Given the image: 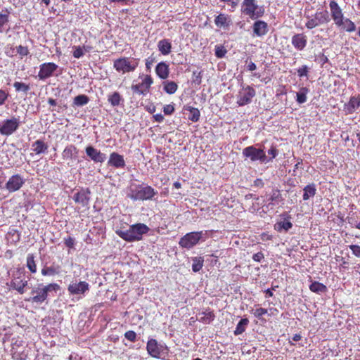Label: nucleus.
<instances>
[{
    "label": "nucleus",
    "mask_w": 360,
    "mask_h": 360,
    "mask_svg": "<svg viewBox=\"0 0 360 360\" xmlns=\"http://www.w3.org/2000/svg\"><path fill=\"white\" fill-rule=\"evenodd\" d=\"M201 72H196L194 71L193 72V77H192V82L195 84H200L201 82Z\"/></svg>",
    "instance_id": "50"
},
{
    "label": "nucleus",
    "mask_w": 360,
    "mask_h": 360,
    "mask_svg": "<svg viewBox=\"0 0 360 360\" xmlns=\"http://www.w3.org/2000/svg\"><path fill=\"white\" fill-rule=\"evenodd\" d=\"M85 152L94 162L102 163L105 160V155L91 146H87L85 149Z\"/></svg>",
    "instance_id": "17"
},
{
    "label": "nucleus",
    "mask_w": 360,
    "mask_h": 360,
    "mask_svg": "<svg viewBox=\"0 0 360 360\" xmlns=\"http://www.w3.org/2000/svg\"><path fill=\"white\" fill-rule=\"evenodd\" d=\"M303 200H307L311 197H314L316 193V188L314 184L307 185L304 189Z\"/></svg>",
    "instance_id": "29"
},
{
    "label": "nucleus",
    "mask_w": 360,
    "mask_h": 360,
    "mask_svg": "<svg viewBox=\"0 0 360 360\" xmlns=\"http://www.w3.org/2000/svg\"><path fill=\"white\" fill-rule=\"evenodd\" d=\"M184 109L189 112V115L188 116L189 120L194 122L199 120L200 112L198 108L191 106H185Z\"/></svg>",
    "instance_id": "28"
},
{
    "label": "nucleus",
    "mask_w": 360,
    "mask_h": 360,
    "mask_svg": "<svg viewBox=\"0 0 360 360\" xmlns=\"http://www.w3.org/2000/svg\"><path fill=\"white\" fill-rule=\"evenodd\" d=\"M137 66V62L127 57L116 59L113 63L114 68L117 72H122V73L133 72L136 70Z\"/></svg>",
    "instance_id": "5"
},
{
    "label": "nucleus",
    "mask_w": 360,
    "mask_h": 360,
    "mask_svg": "<svg viewBox=\"0 0 360 360\" xmlns=\"http://www.w3.org/2000/svg\"><path fill=\"white\" fill-rule=\"evenodd\" d=\"M20 119L12 117L0 122V134L8 136L13 134L20 127Z\"/></svg>",
    "instance_id": "6"
},
{
    "label": "nucleus",
    "mask_w": 360,
    "mask_h": 360,
    "mask_svg": "<svg viewBox=\"0 0 360 360\" xmlns=\"http://www.w3.org/2000/svg\"><path fill=\"white\" fill-rule=\"evenodd\" d=\"M203 262L204 259L200 257H195L193 258L192 270L194 272H198L202 269L203 266Z\"/></svg>",
    "instance_id": "35"
},
{
    "label": "nucleus",
    "mask_w": 360,
    "mask_h": 360,
    "mask_svg": "<svg viewBox=\"0 0 360 360\" xmlns=\"http://www.w3.org/2000/svg\"><path fill=\"white\" fill-rule=\"evenodd\" d=\"M309 290L316 293L326 292L327 291V287L320 282L314 281L310 284Z\"/></svg>",
    "instance_id": "31"
},
{
    "label": "nucleus",
    "mask_w": 360,
    "mask_h": 360,
    "mask_svg": "<svg viewBox=\"0 0 360 360\" xmlns=\"http://www.w3.org/2000/svg\"><path fill=\"white\" fill-rule=\"evenodd\" d=\"M89 98L86 95H79L74 98L73 104L77 106H82L88 103Z\"/></svg>",
    "instance_id": "38"
},
{
    "label": "nucleus",
    "mask_w": 360,
    "mask_h": 360,
    "mask_svg": "<svg viewBox=\"0 0 360 360\" xmlns=\"http://www.w3.org/2000/svg\"><path fill=\"white\" fill-rule=\"evenodd\" d=\"M157 191L150 186L138 185L135 188H131L128 197L133 200H147L152 199Z\"/></svg>",
    "instance_id": "3"
},
{
    "label": "nucleus",
    "mask_w": 360,
    "mask_h": 360,
    "mask_svg": "<svg viewBox=\"0 0 360 360\" xmlns=\"http://www.w3.org/2000/svg\"><path fill=\"white\" fill-rule=\"evenodd\" d=\"M264 6H259L255 3V0H249V18L257 20L264 14Z\"/></svg>",
    "instance_id": "15"
},
{
    "label": "nucleus",
    "mask_w": 360,
    "mask_h": 360,
    "mask_svg": "<svg viewBox=\"0 0 360 360\" xmlns=\"http://www.w3.org/2000/svg\"><path fill=\"white\" fill-rule=\"evenodd\" d=\"M8 94L6 91H0V105L7 99Z\"/></svg>",
    "instance_id": "60"
},
{
    "label": "nucleus",
    "mask_w": 360,
    "mask_h": 360,
    "mask_svg": "<svg viewBox=\"0 0 360 360\" xmlns=\"http://www.w3.org/2000/svg\"><path fill=\"white\" fill-rule=\"evenodd\" d=\"M202 236V231L190 232L181 238L179 244L181 248L190 249L198 243Z\"/></svg>",
    "instance_id": "7"
},
{
    "label": "nucleus",
    "mask_w": 360,
    "mask_h": 360,
    "mask_svg": "<svg viewBox=\"0 0 360 360\" xmlns=\"http://www.w3.org/2000/svg\"><path fill=\"white\" fill-rule=\"evenodd\" d=\"M124 337L128 340L134 342L136 340V333L134 330H128L124 333Z\"/></svg>",
    "instance_id": "46"
},
{
    "label": "nucleus",
    "mask_w": 360,
    "mask_h": 360,
    "mask_svg": "<svg viewBox=\"0 0 360 360\" xmlns=\"http://www.w3.org/2000/svg\"><path fill=\"white\" fill-rule=\"evenodd\" d=\"M17 53L20 56V58H22L25 56H27L29 53V49L27 46H23L22 45H19L16 47Z\"/></svg>",
    "instance_id": "43"
},
{
    "label": "nucleus",
    "mask_w": 360,
    "mask_h": 360,
    "mask_svg": "<svg viewBox=\"0 0 360 360\" xmlns=\"http://www.w3.org/2000/svg\"><path fill=\"white\" fill-rule=\"evenodd\" d=\"M108 100L110 103V104L114 107L118 106L119 105H120L121 101L123 102L124 101L121 96L120 95V94L117 91H115L112 94L108 96Z\"/></svg>",
    "instance_id": "34"
},
{
    "label": "nucleus",
    "mask_w": 360,
    "mask_h": 360,
    "mask_svg": "<svg viewBox=\"0 0 360 360\" xmlns=\"http://www.w3.org/2000/svg\"><path fill=\"white\" fill-rule=\"evenodd\" d=\"M297 101L299 103H303L307 101V96L305 91H297Z\"/></svg>",
    "instance_id": "49"
},
{
    "label": "nucleus",
    "mask_w": 360,
    "mask_h": 360,
    "mask_svg": "<svg viewBox=\"0 0 360 360\" xmlns=\"http://www.w3.org/2000/svg\"><path fill=\"white\" fill-rule=\"evenodd\" d=\"M228 5L231 6L232 8H234L238 5V0H220Z\"/></svg>",
    "instance_id": "59"
},
{
    "label": "nucleus",
    "mask_w": 360,
    "mask_h": 360,
    "mask_svg": "<svg viewBox=\"0 0 360 360\" xmlns=\"http://www.w3.org/2000/svg\"><path fill=\"white\" fill-rule=\"evenodd\" d=\"M292 44L299 51L304 49L307 45V37L303 34H297L292 37Z\"/></svg>",
    "instance_id": "21"
},
{
    "label": "nucleus",
    "mask_w": 360,
    "mask_h": 360,
    "mask_svg": "<svg viewBox=\"0 0 360 360\" xmlns=\"http://www.w3.org/2000/svg\"><path fill=\"white\" fill-rule=\"evenodd\" d=\"M347 18L342 16V18H338V20H333L335 24L341 29L342 28L344 25V22Z\"/></svg>",
    "instance_id": "56"
},
{
    "label": "nucleus",
    "mask_w": 360,
    "mask_h": 360,
    "mask_svg": "<svg viewBox=\"0 0 360 360\" xmlns=\"http://www.w3.org/2000/svg\"><path fill=\"white\" fill-rule=\"evenodd\" d=\"M249 158L253 161L259 160L262 163L269 162L265 152L260 148H256L253 146H249Z\"/></svg>",
    "instance_id": "16"
},
{
    "label": "nucleus",
    "mask_w": 360,
    "mask_h": 360,
    "mask_svg": "<svg viewBox=\"0 0 360 360\" xmlns=\"http://www.w3.org/2000/svg\"><path fill=\"white\" fill-rule=\"evenodd\" d=\"M248 103V96L245 94L243 96V98L241 99V101H238V103L239 105H243Z\"/></svg>",
    "instance_id": "63"
},
{
    "label": "nucleus",
    "mask_w": 360,
    "mask_h": 360,
    "mask_svg": "<svg viewBox=\"0 0 360 360\" xmlns=\"http://www.w3.org/2000/svg\"><path fill=\"white\" fill-rule=\"evenodd\" d=\"M214 319L215 314L214 311L209 307L205 309L202 312L198 313V320L204 324L211 323Z\"/></svg>",
    "instance_id": "19"
},
{
    "label": "nucleus",
    "mask_w": 360,
    "mask_h": 360,
    "mask_svg": "<svg viewBox=\"0 0 360 360\" xmlns=\"http://www.w3.org/2000/svg\"><path fill=\"white\" fill-rule=\"evenodd\" d=\"M177 87L176 82L167 81L165 82L164 90H176Z\"/></svg>",
    "instance_id": "47"
},
{
    "label": "nucleus",
    "mask_w": 360,
    "mask_h": 360,
    "mask_svg": "<svg viewBox=\"0 0 360 360\" xmlns=\"http://www.w3.org/2000/svg\"><path fill=\"white\" fill-rule=\"evenodd\" d=\"M360 106V95L352 96L345 105V109L349 114L353 113Z\"/></svg>",
    "instance_id": "22"
},
{
    "label": "nucleus",
    "mask_w": 360,
    "mask_h": 360,
    "mask_svg": "<svg viewBox=\"0 0 360 360\" xmlns=\"http://www.w3.org/2000/svg\"><path fill=\"white\" fill-rule=\"evenodd\" d=\"M268 153L271 155V158H268V160L270 161L276 157L278 155V150L276 147L271 146V148L268 150Z\"/></svg>",
    "instance_id": "53"
},
{
    "label": "nucleus",
    "mask_w": 360,
    "mask_h": 360,
    "mask_svg": "<svg viewBox=\"0 0 360 360\" xmlns=\"http://www.w3.org/2000/svg\"><path fill=\"white\" fill-rule=\"evenodd\" d=\"M153 83V79L149 75H146L141 79L139 86L142 89H148Z\"/></svg>",
    "instance_id": "40"
},
{
    "label": "nucleus",
    "mask_w": 360,
    "mask_h": 360,
    "mask_svg": "<svg viewBox=\"0 0 360 360\" xmlns=\"http://www.w3.org/2000/svg\"><path fill=\"white\" fill-rule=\"evenodd\" d=\"M252 36L262 37L269 32L268 24L260 20H257L252 25Z\"/></svg>",
    "instance_id": "14"
},
{
    "label": "nucleus",
    "mask_w": 360,
    "mask_h": 360,
    "mask_svg": "<svg viewBox=\"0 0 360 360\" xmlns=\"http://www.w3.org/2000/svg\"><path fill=\"white\" fill-rule=\"evenodd\" d=\"M34 151L36 154L45 153L48 148V146L41 140H37L32 145Z\"/></svg>",
    "instance_id": "32"
},
{
    "label": "nucleus",
    "mask_w": 360,
    "mask_h": 360,
    "mask_svg": "<svg viewBox=\"0 0 360 360\" xmlns=\"http://www.w3.org/2000/svg\"><path fill=\"white\" fill-rule=\"evenodd\" d=\"M301 338H302V336L300 334H295L292 337V340L295 341V342H297V341L300 340Z\"/></svg>",
    "instance_id": "64"
},
{
    "label": "nucleus",
    "mask_w": 360,
    "mask_h": 360,
    "mask_svg": "<svg viewBox=\"0 0 360 360\" xmlns=\"http://www.w3.org/2000/svg\"><path fill=\"white\" fill-rule=\"evenodd\" d=\"M248 325V319L244 318L242 319L234 330V334L236 335H240L243 333L245 330L246 326Z\"/></svg>",
    "instance_id": "37"
},
{
    "label": "nucleus",
    "mask_w": 360,
    "mask_h": 360,
    "mask_svg": "<svg viewBox=\"0 0 360 360\" xmlns=\"http://www.w3.org/2000/svg\"><path fill=\"white\" fill-rule=\"evenodd\" d=\"M163 111L165 115H172L174 111V107L170 104L166 105L164 106Z\"/></svg>",
    "instance_id": "54"
},
{
    "label": "nucleus",
    "mask_w": 360,
    "mask_h": 360,
    "mask_svg": "<svg viewBox=\"0 0 360 360\" xmlns=\"http://www.w3.org/2000/svg\"><path fill=\"white\" fill-rule=\"evenodd\" d=\"M64 243L66 247L72 248L75 245V239L70 236H68V238H65Z\"/></svg>",
    "instance_id": "52"
},
{
    "label": "nucleus",
    "mask_w": 360,
    "mask_h": 360,
    "mask_svg": "<svg viewBox=\"0 0 360 360\" xmlns=\"http://www.w3.org/2000/svg\"><path fill=\"white\" fill-rule=\"evenodd\" d=\"M34 254H28L26 259V266L32 274L37 272V267Z\"/></svg>",
    "instance_id": "30"
},
{
    "label": "nucleus",
    "mask_w": 360,
    "mask_h": 360,
    "mask_svg": "<svg viewBox=\"0 0 360 360\" xmlns=\"http://www.w3.org/2000/svg\"><path fill=\"white\" fill-rule=\"evenodd\" d=\"M155 72L157 75L161 79H166L169 76V65L165 62L159 63L155 68Z\"/></svg>",
    "instance_id": "23"
},
{
    "label": "nucleus",
    "mask_w": 360,
    "mask_h": 360,
    "mask_svg": "<svg viewBox=\"0 0 360 360\" xmlns=\"http://www.w3.org/2000/svg\"><path fill=\"white\" fill-rule=\"evenodd\" d=\"M13 86L16 89V90H20V89H22V90L28 89V86L25 84L18 82H15L13 84Z\"/></svg>",
    "instance_id": "55"
},
{
    "label": "nucleus",
    "mask_w": 360,
    "mask_h": 360,
    "mask_svg": "<svg viewBox=\"0 0 360 360\" xmlns=\"http://www.w3.org/2000/svg\"><path fill=\"white\" fill-rule=\"evenodd\" d=\"M89 284L86 281L72 282L68 286V291L70 295H79V297L89 291Z\"/></svg>",
    "instance_id": "8"
},
{
    "label": "nucleus",
    "mask_w": 360,
    "mask_h": 360,
    "mask_svg": "<svg viewBox=\"0 0 360 360\" xmlns=\"http://www.w3.org/2000/svg\"><path fill=\"white\" fill-rule=\"evenodd\" d=\"M24 183L25 181L20 174H15L9 178L8 181L6 184V188L10 193H13L20 189Z\"/></svg>",
    "instance_id": "12"
},
{
    "label": "nucleus",
    "mask_w": 360,
    "mask_h": 360,
    "mask_svg": "<svg viewBox=\"0 0 360 360\" xmlns=\"http://www.w3.org/2000/svg\"><path fill=\"white\" fill-rule=\"evenodd\" d=\"M153 118L158 122H162L164 120V116L162 114H156L153 115Z\"/></svg>",
    "instance_id": "62"
},
{
    "label": "nucleus",
    "mask_w": 360,
    "mask_h": 360,
    "mask_svg": "<svg viewBox=\"0 0 360 360\" xmlns=\"http://www.w3.org/2000/svg\"><path fill=\"white\" fill-rule=\"evenodd\" d=\"M292 227V224L290 221H278L274 225V229L278 232L283 230L288 231Z\"/></svg>",
    "instance_id": "33"
},
{
    "label": "nucleus",
    "mask_w": 360,
    "mask_h": 360,
    "mask_svg": "<svg viewBox=\"0 0 360 360\" xmlns=\"http://www.w3.org/2000/svg\"><path fill=\"white\" fill-rule=\"evenodd\" d=\"M214 23L218 28L229 30V27L232 24V20L229 15L219 13L215 17Z\"/></svg>",
    "instance_id": "18"
},
{
    "label": "nucleus",
    "mask_w": 360,
    "mask_h": 360,
    "mask_svg": "<svg viewBox=\"0 0 360 360\" xmlns=\"http://www.w3.org/2000/svg\"><path fill=\"white\" fill-rule=\"evenodd\" d=\"M329 6L333 20H338V18L344 16L341 8L339 6L338 4L335 0H332L330 1Z\"/></svg>",
    "instance_id": "25"
},
{
    "label": "nucleus",
    "mask_w": 360,
    "mask_h": 360,
    "mask_svg": "<svg viewBox=\"0 0 360 360\" xmlns=\"http://www.w3.org/2000/svg\"><path fill=\"white\" fill-rule=\"evenodd\" d=\"M226 52V50L223 46H217L215 48V56L219 58L224 57Z\"/></svg>",
    "instance_id": "45"
},
{
    "label": "nucleus",
    "mask_w": 360,
    "mask_h": 360,
    "mask_svg": "<svg viewBox=\"0 0 360 360\" xmlns=\"http://www.w3.org/2000/svg\"><path fill=\"white\" fill-rule=\"evenodd\" d=\"M155 61V58L154 57H149L148 59H146V68L150 69V66L153 65V63Z\"/></svg>",
    "instance_id": "61"
},
{
    "label": "nucleus",
    "mask_w": 360,
    "mask_h": 360,
    "mask_svg": "<svg viewBox=\"0 0 360 360\" xmlns=\"http://www.w3.org/2000/svg\"><path fill=\"white\" fill-rule=\"evenodd\" d=\"M108 165L115 168H123L125 166V161L122 155L113 152L110 155Z\"/></svg>",
    "instance_id": "20"
},
{
    "label": "nucleus",
    "mask_w": 360,
    "mask_h": 360,
    "mask_svg": "<svg viewBox=\"0 0 360 360\" xmlns=\"http://www.w3.org/2000/svg\"><path fill=\"white\" fill-rule=\"evenodd\" d=\"M58 66L54 63H44L40 65L38 77L40 79H46L53 75Z\"/></svg>",
    "instance_id": "10"
},
{
    "label": "nucleus",
    "mask_w": 360,
    "mask_h": 360,
    "mask_svg": "<svg viewBox=\"0 0 360 360\" xmlns=\"http://www.w3.org/2000/svg\"><path fill=\"white\" fill-rule=\"evenodd\" d=\"M264 183L262 179H257L256 180L254 181V183L252 185V186H255L257 188H262L264 186Z\"/></svg>",
    "instance_id": "58"
},
{
    "label": "nucleus",
    "mask_w": 360,
    "mask_h": 360,
    "mask_svg": "<svg viewBox=\"0 0 360 360\" xmlns=\"http://www.w3.org/2000/svg\"><path fill=\"white\" fill-rule=\"evenodd\" d=\"M307 21L305 26L311 30L320 25L327 24L330 21V15L328 11H316L314 15H307Z\"/></svg>",
    "instance_id": "4"
},
{
    "label": "nucleus",
    "mask_w": 360,
    "mask_h": 360,
    "mask_svg": "<svg viewBox=\"0 0 360 360\" xmlns=\"http://www.w3.org/2000/svg\"><path fill=\"white\" fill-rule=\"evenodd\" d=\"M349 248L352 250V254L355 257L360 258V245H349Z\"/></svg>",
    "instance_id": "48"
},
{
    "label": "nucleus",
    "mask_w": 360,
    "mask_h": 360,
    "mask_svg": "<svg viewBox=\"0 0 360 360\" xmlns=\"http://www.w3.org/2000/svg\"><path fill=\"white\" fill-rule=\"evenodd\" d=\"M10 289L16 290L19 294L22 295L25 292V288L27 286L28 281L20 279V277H13L10 283H6Z\"/></svg>",
    "instance_id": "13"
},
{
    "label": "nucleus",
    "mask_w": 360,
    "mask_h": 360,
    "mask_svg": "<svg viewBox=\"0 0 360 360\" xmlns=\"http://www.w3.org/2000/svg\"><path fill=\"white\" fill-rule=\"evenodd\" d=\"M310 70H311L310 67H309L306 65H302L301 67H300L297 69V76L301 79L306 78L307 79L309 77V72Z\"/></svg>",
    "instance_id": "36"
},
{
    "label": "nucleus",
    "mask_w": 360,
    "mask_h": 360,
    "mask_svg": "<svg viewBox=\"0 0 360 360\" xmlns=\"http://www.w3.org/2000/svg\"><path fill=\"white\" fill-rule=\"evenodd\" d=\"M91 191L89 188H82L75 193L73 200L76 203L80 204L82 207L88 206L90 201Z\"/></svg>",
    "instance_id": "11"
},
{
    "label": "nucleus",
    "mask_w": 360,
    "mask_h": 360,
    "mask_svg": "<svg viewBox=\"0 0 360 360\" xmlns=\"http://www.w3.org/2000/svg\"><path fill=\"white\" fill-rule=\"evenodd\" d=\"M252 312L257 317L260 319L263 315L267 314V309L262 307L257 308L255 309H252Z\"/></svg>",
    "instance_id": "44"
},
{
    "label": "nucleus",
    "mask_w": 360,
    "mask_h": 360,
    "mask_svg": "<svg viewBox=\"0 0 360 360\" xmlns=\"http://www.w3.org/2000/svg\"><path fill=\"white\" fill-rule=\"evenodd\" d=\"M146 350L150 356L160 359L161 354L163 352L164 347L157 340L149 338L146 344Z\"/></svg>",
    "instance_id": "9"
},
{
    "label": "nucleus",
    "mask_w": 360,
    "mask_h": 360,
    "mask_svg": "<svg viewBox=\"0 0 360 360\" xmlns=\"http://www.w3.org/2000/svg\"><path fill=\"white\" fill-rule=\"evenodd\" d=\"M41 273L44 276L58 275L60 273V266L54 264L50 266H44Z\"/></svg>",
    "instance_id": "27"
},
{
    "label": "nucleus",
    "mask_w": 360,
    "mask_h": 360,
    "mask_svg": "<svg viewBox=\"0 0 360 360\" xmlns=\"http://www.w3.org/2000/svg\"><path fill=\"white\" fill-rule=\"evenodd\" d=\"M75 50L73 51V56L75 58H79L84 55V51L80 46H75Z\"/></svg>",
    "instance_id": "51"
},
{
    "label": "nucleus",
    "mask_w": 360,
    "mask_h": 360,
    "mask_svg": "<svg viewBox=\"0 0 360 360\" xmlns=\"http://www.w3.org/2000/svg\"><path fill=\"white\" fill-rule=\"evenodd\" d=\"M264 257V254L262 252H259L256 254H254L252 256V259L255 262H261Z\"/></svg>",
    "instance_id": "57"
},
{
    "label": "nucleus",
    "mask_w": 360,
    "mask_h": 360,
    "mask_svg": "<svg viewBox=\"0 0 360 360\" xmlns=\"http://www.w3.org/2000/svg\"><path fill=\"white\" fill-rule=\"evenodd\" d=\"M6 13H0V33L4 32V27L9 22V15L8 10H6Z\"/></svg>",
    "instance_id": "39"
},
{
    "label": "nucleus",
    "mask_w": 360,
    "mask_h": 360,
    "mask_svg": "<svg viewBox=\"0 0 360 360\" xmlns=\"http://www.w3.org/2000/svg\"><path fill=\"white\" fill-rule=\"evenodd\" d=\"M78 150L74 145L67 146L62 153V156L64 160H72L77 157Z\"/></svg>",
    "instance_id": "24"
},
{
    "label": "nucleus",
    "mask_w": 360,
    "mask_h": 360,
    "mask_svg": "<svg viewBox=\"0 0 360 360\" xmlns=\"http://www.w3.org/2000/svg\"><path fill=\"white\" fill-rule=\"evenodd\" d=\"M60 290V285L56 283H51L46 285L38 283L31 290L32 296L25 300L35 304H42L48 299L51 292H57Z\"/></svg>",
    "instance_id": "1"
},
{
    "label": "nucleus",
    "mask_w": 360,
    "mask_h": 360,
    "mask_svg": "<svg viewBox=\"0 0 360 360\" xmlns=\"http://www.w3.org/2000/svg\"><path fill=\"white\" fill-rule=\"evenodd\" d=\"M269 200L271 202H279L282 200V195L278 189L273 190L270 196Z\"/></svg>",
    "instance_id": "42"
},
{
    "label": "nucleus",
    "mask_w": 360,
    "mask_h": 360,
    "mask_svg": "<svg viewBox=\"0 0 360 360\" xmlns=\"http://www.w3.org/2000/svg\"><path fill=\"white\" fill-rule=\"evenodd\" d=\"M150 231V228L145 224L136 223L131 225L127 230L117 229L115 233L124 240L131 243L143 239V236Z\"/></svg>",
    "instance_id": "2"
},
{
    "label": "nucleus",
    "mask_w": 360,
    "mask_h": 360,
    "mask_svg": "<svg viewBox=\"0 0 360 360\" xmlns=\"http://www.w3.org/2000/svg\"><path fill=\"white\" fill-rule=\"evenodd\" d=\"M342 29L348 32H352L356 30V25L351 20L347 18L344 22V25Z\"/></svg>",
    "instance_id": "41"
},
{
    "label": "nucleus",
    "mask_w": 360,
    "mask_h": 360,
    "mask_svg": "<svg viewBox=\"0 0 360 360\" xmlns=\"http://www.w3.org/2000/svg\"><path fill=\"white\" fill-rule=\"evenodd\" d=\"M158 48L163 56H167L172 51V43L167 39H161L158 43Z\"/></svg>",
    "instance_id": "26"
}]
</instances>
